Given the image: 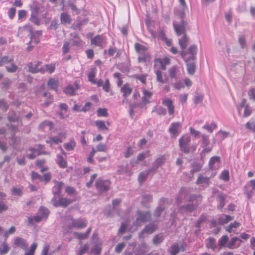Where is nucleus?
<instances>
[{"instance_id": "obj_1", "label": "nucleus", "mask_w": 255, "mask_h": 255, "mask_svg": "<svg viewBox=\"0 0 255 255\" xmlns=\"http://www.w3.org/2000/svg\"><path fill=\"white\" fill-rule=\"evenodd\" d=\"M189 192L188 188L182 187L180 188L176 197V203L178 206V209L182 213L192 212L196 210L198 206L202 200L200 195H190L187 201L190 202L184 205H181L182 202V197H185Z\"/></svg>"}, {"instance_id": "obj_2", "label": "nucleus", "mask_w": 255, "mask_h": 255, "mask_svg": "<svg viewBox=\"0 0 255 255\" xmlns=\"http://www.w3.org/2000/svg\"><path fill=\"white\" fill-rule=\"evenodd\" d=\"M23 33L24 34L27 35L28 36H29L31 40L27 43V44H30V43L33 40V42L35 44H37L39 42V39L36 37V36L33 33V29L32 27L29 25H26L23 26L22 28H20L19 29V31L18 33V35L20 33Z\"/></svg>"}, {"instance_id": "obj_3", "label": "nucleus", "mask_w": 255, "mask_h": 255, "mask_svg": "<svg viewBox=\"0 0 255 255\" xmlns=\"http://www.w3.org/2000/svg\"><path fill=\"white\" fill-rule=\"evenodd\" d=\"M191 140L189 136L184 135L179 140V146L180 150L185 153H188L190 152V148L188 144Z\"/></svg>"}, {"instance_id": "obj_4", "label": "nucleus", "mask_w": 255, "mask_h": 255, "mask_svg": "<svg viewBox=\"0 0 255 255\" xmlns=\"http://www.w3.org/2000/svg\"><path fill=\"white\" fill-rule=\"evenodd\" d=\"M137 214L138 215V218L134 222L136 226H141V223L149 221L151 219L150 213L149 212L143 213L138 211Z\"/></svg>"}, {"instance_id": "obj_5", "label": "nucleus", "mask_w": 255, "mask_h": 255, "mask_svg": "<svg viewBox=\"0 0 255 255\" xmlns=\"http://www.w3.org/2000/svg\"><path fill=\"white\" fill-rule=\"evenodd\" d=\"M166 159L164 155H161L154 161L152 167L149 169V171L152 172V175L157 172V169L165 163Z\"/></svg>"}, {"instance_id": "obj_6", "label": "nucleus", "mask_w": 255, "mask_h": 255, "mask_svg": "<svg viewBox=\"0 0 255 255\" xmlns=\"http://www.w3.org/2000/svg\"><path fill=\"white\" fill-rule=\"evenodd\" d=\"M110 182L109 180L98 179L96 181L97 189L100 192L108 191L110 189Z\"/></svg>"}, {"instance_id": "obj_7", "label": "nucleus", "mask_w": 255, "mask_h": 255, "mask_svg": "<svg viewBox=\"0 0 255 255\" xmlns=\"http://www.w3.org/2000/svg\"><path fill=\"white\" fill-rule=\"evenodd\" d=\"M31 179L33 180L38 179L41 182H44L45 184L47 183L51 179V175L50 173H44L43 176H41L37 172L32 171L31 172Z\"/></svg>"}, {"instance_id": "obj_8", "label": "nucleus", "mask_w": 255, "mask_h": 255, "mask_svg": "<svg viewBox=\"0 0 255 255\" xmlns=\"http://www.w3.org/2000/svg\"><path fill=\"white\" fill-rule=\"evenodd\" d=\"M187 24V22L183 19L179 23H173L174 29L178 36L185 33L186 31L185 27Z\"/></svg>"}, {"instance_id": "obj_9", "label": "nucleus", "mask_w": 255, "mask_h": 255, "mask_svg": "<svg viewBox=\"0 0 255 255\" xmlns=\"http://www.w3.org/2000/svg\"><path fill=\"white\" fill-rule=\"evenodd\" d=\"M41 62L37 61L35 64L32 62L29 63L27 64L28 70L29 72L31 73H44V69L42 68V67L39 68V66L41 64Z\"/></svg>"}, {"instance_id": "obj_10", "label": "nucleus", "mask_w": 255, "mask_h": 255, "mask_svg": "<svg viewBox=\"0 0 255 255\" xmlns=\"http://www.w3.org/2000/svg\"><path fill=\"white\" fill-rule=\"evenodd\" d=\"M196 59L195 56L189 57L185 62L186 63L188 73L190 75H193L195 72V63L194 61Z\"/></svg>"}, {"instance_id": "obj_11", "label": "nucleus", "mask_w": 255, "mask_h": 255, "mask_svg": "<svg viewBox=\"0 0 255 255\" xmlns=\"http://www.w3.org/2000/svg\"><path fill=\"white\" fill-rule=\"evenodd\" d=\"M181 127L179 122H174L171 124L169 128V132L172 134V136L176 137L180 133V128Z\"/></svg>"}, {"instance_id": "obj_12", "label": "nucleus", "mask_w": 255, "mask_h": 255, "mask_svg": "<svg viewBox=\"0 0 255 255\" xmlns=\"http://www.w3.org/2000/svg\"><path fill=\"white\" fill-rule=\"evenodd\" d=\"M87 226V223L82 219H72V224L68 226L69 229L72 228L82 229Z\"/></svg>"}, {"instance_id": "obj_13", "label": "nucleus", "mask_w": 255, "mask_h": 255, "mask_svg": "<svg viewBox=\"0 0 255 255\" xmlns=\"http://www.w3.org/2000/svg\"><path fill=\"white\" fill-rule=\"evenodd\" d=\"M242 240L238 237L232 238L227 244V247L230 249H236L240 246Z\"/></svg>"}, {"instance_id": "obj_14", "label": "nucleus", "mask_w": 255, "mask_h": 255, "mask_svg": "<svg viewBox=\"0 0 255 255\" xmlns=\"http://www.w3.org/2000/svg\"><path fill=\"white\" fill-rule=\"evenodd\" d=\"M162 104L168 109V113L171 116H173L174 114V106L173 105V101L169 98L163 100Z\"/></svg>"}, {"instance_id": "obj_15", "label": "nucleus", "mask_w": 255, "mask_h": 255, "mask_svg": "<svg viewBox=\"0 0 255 255\" xmlns=\"http://www.w3.org/2000/svg\"><path fill=\"white\" fill-rule=\"evenodd\" d=\"M54 182L55 183V185L52 188V193L54 195V196H60L61 189L64 186V183L62 181H56L54 180Z\"/></svg>"}, {"instance_id": "obj_16", "label": "nucleus", "mask_w": 255, "mask_h": 255, "mask_svg": "<svg viewBox=\"0 0 255 255\" xmlns=\"http://www.w3.org/2000/svg\"><path fill=\"white\" fill-rule=\"evenodd\" d=\"M14 244L18 247H19L24 250H25L27 247V245L26 244L25 240L20 237H16L15 239Z\"/></svg>"}, {"instance_id": "obj_17", "label": "nucleus", "mask_w": 255, "mask_h": 255, "mask_svg": "<svg viewBox=\"0 0 255 255\" xmlns=\"http://www.w3.org/2000/svg\"><path fill=\"white\" fill-rule=\"evenodd\" d=\"M152 174V172L149 171V169L145 171L141 172L138 175V180L139 183L141 184L143 182H144L149 175Z\"/></svg>"}, {"instance_id": "obj_18", "label": "nucleus", "mask_w": 255, "mask_h": 255, "mask_svg": "<svg viewBox=\"0 0 255 255\" xmlns=\"http://www.w3.org/2000/svg\"><path fill=\"white\" fill-rule=\"evenodd\" d=\"M60 20L62 24H70L72 22V18L68 13L63 12L60 15Z\"/></svg>"}, {"instance_id": "obj_19", "label": "nucleus", "mask_w": 255, "mask_h": 255, "mask_svg": "<svg viewBox=\"0 0 255 255\" xmlns=\"http://www.w3.org/2000/svg\"><path fill=\"white\" fill-rule=\"evenodd\" d=\"M197 185H208L210 184V178L204 176L201 174L198 176V179L196 182Z\"/></svg>"}, {"instance_id": "obj_20", "label": "nucleus", "mask_w": 255, "mask_h": 255, "mask_svg": "<svg viewBox=\"0 0 255 255\" xmlns=\"http://www.w3.org/2000/svg\"><path fill=\"white\" fill-rule=\"evenodd\" d=\"M138 54V61L139 62H146L150 61V56L147 51Z\"/></svg>"}, {"instance_id": "obj_21", "label": "nucleus", "mask_w": 255, "mask_h": 255, "mask_svg": "<svg viewBox=\"0 0 255 255\" xmlns=\"http://www.w3.org/2000/svg\"><path fill=\"white\" fill-rule=\"evenodd\" d=\"M189 39L186 34H184L181 38L179 39V44L180 48L182 50H184L186 48L188 44Z\"/></svg>"}, {"instance_id": "obj_22", "label": "nucleus", "mask_w": 255, "mask_h": 255, "mask_svg": "<svg viewBox=\"0 0 255 255\" xmlns=\"http://www.w3.org/2000/svg\"><path fill=\"white\" fill-rule=\"evenodd\" d=\"M58 197L59 198V206L65 208L73 202L72 200L66 198H62L60 196Z\"/></svg>"}, {"instance_id": "obj_23", "label": "nucleus", "mask_w": 255, "mask_h": 255, "mask_svg": "<svg viewBox=\"0 0 255 255\" xmlns=\"http://www.w3.org/2000/svg\"><path fill=\"white\" fill-rule=\"evenodd\" d=\"M156 230V227L153 224H150L146 226L145 228L142 230L141 233H147L150 234L153 233Z\"/></svg>"}, {"instance_id": "obj_24", "label": "nucleus", "mask_w": 255, "mask_h": 255, "mask_svg": "<svg viewBox=\"0 0 255 255\" xmlns=\"http://www.w3.org/2000/svg\"><path fill=\"white\" fill-rule=\"evenodd\" d=\"M103 40V37L102 35H98L94 38H92L91 40V43L92 44H94L96 46L101 45L102 42Z\"/></svg>"}, {"instance_id": "obj_25", "label": "nucleus", "mask_w": 255, "mask_h": 255, "mask_svg": "<svg viewBox=\"0 0 255 255\" xmlns=\"http://www.w3.org/2000/svg\"><path fill=\"white\" fill-rule=\"evenodd\" d=\"M132 90L128 84H126L122 88L121 91L123 93V96L126 98L131 94Z\"/></svg>"}, {"instance_id": "obj_26", "label": "nucleus", "mask_w": 255, "mask_h": 255, "mask_svg": "<svg viewBox=\"0 0 255 255\" xmlns=\"http://www.w3.org/2000/svg\"><path fill=\"white\" fill-rule=\"evenodd\" d=\"M206 246L208 248L215 250L216 248V240L212 237H210L207 240Z\"/></svg>"}, {"instance_id": "obj_27", "label": "nucleus", "mask_w": 255, "mask_h": 255, "mask_svg": "<svg viewBox=\"0 0 255 255\" xmlns=\"http://www.w3.org/2000/svg\"><path fill=\"white\" fill-rule=\"evenodd\" d=\"M152 195L149 194H144L141 196V203L146 204L150 203L152 201Z\"/></svg>"}, {"instance_id": "obj_28", "label": "nucleus", "mask_w": 255, "mask_h": 255, "mask_svg": "<svg viewBox=\"0 0 255 255\" xmlns=\"http://www.w3.org/2000/svg\"><path fill=\"white\" fill-rule=\"evenodd\" d=\"M168 252L171 255H176L180 252V248L178 244L175 243L171 246Z\"/></svg>"}, {"instance_id": "obj_29", "label": "nucleus", "mask_w": 255, "mask_h": 255, "mask_svg": "<svg viewBox=\"0 0 255 255\" xmlns=\"http://www.w3.org/2000/svg\"><path fill=\"white\" fill-rule=\"evenodd\" d=\"M156 75L158 82L161 83H165L168 81V78L166 75L164 76V78H162V73L160 70H157L156 71Z\"/></svg>"}, {"instance_id": "obj_30", "label": "nucleus", "mask_w": 255, "mask_h": 255, "mask_svg": "<svg viewBox=\"0 0 255 255\" xmlns=\"http://www.w3.org/2000/svg\"><path fill=\"white\" fill-rule=\"evenodd\" d=\"M58 85V81L54 78H50L48 82L47 85L49 89L56 90Z\"/></svg>"}, {"instance_id": "obj_31", "label": "nucleus", "mask_w": 255, "mask_h": 255, "mask_svg": "<svg viewBox=\"0 0 255 255\" xmlns=\"http://www.w3.org/2000/svg\"><path fill=\"white\" fill-rule=\"evenodd\" d=\"M134 48L136 52L138 53H141L142 52H144L147 50V48L144 46L138 43H136L134 44Z\"/></svg>"}, {"instance_id": "obj_32", "label": "nucleus", "mask_w": 255, "mask_h": 255, "mask_svg": "<svg viewBox=\"0 0 255 255\" xmlns=\"http://www.w3.org/2000/svg\"><path fill=\"white\" fill-rule=\"evenodd\" d=\"M13 56L9 57L8 56H3L1 58L0 60V66L4 64L11 63L13 61Z\"/></svg>"}, {"instance_id": "obj_33", "label": "nucleus", "mask_w": 255, "mask_h": 255, "mask_svg": "<svg viewBox=\"0 0 255 255\" xmlns=\"http://www.w3.org/2000/svg\"><path fill=\"white\" fill-rule=\"evenodd\" d=\"M164 240L163 236L162 235H155L152 240L153 244L157 246L163 242Z\"/></svg>"}, {"instance_id": "obj_34", "label": "nucleus", "mask_w": 255, "mask_h": 255, "mask_svg": "<svg viewBox=\"0 0 255 255\" xmlns=\"http://www.w3.org/2000/svg\"><path fill=\"white\" fill-rule=\"evenodd\" d=\"M39 214L42 218H46L49 214V210L45 207L41 206L39 209Z\"/></svg>"}, {"instance_id": "obj_35", "label": "nucleus", "mask_w": 255, "mask_h": 255, "mask_svg": "<svg viewBox=\"0 0 255 255\" xmlns=\"http://www.w3.org/2000/svg\"><path fill=\"white\" fill-rule=\"evenodd\" d=\"M96 70L95 68H93L91 69V71L89 72L88 74V79L89 80L94 84L96 83V81L95 80V77L96 75Z\"/></svg>"}, {"instance_id": "obj_36", "label": "nucleus", "mask_w": 255, "mask_h": 255, "mask_svg": "<svg viewBox=\"0 0 255 255\" xmlns=\"http://www.w3.org/2000/svg\"><path fill=\"white\" fill-rule=\"evenodd\" d=\"M42 68L44 69V72L45 71H48L50 73H51L54 71L55 69V66L54 64H45L42 67Z\"/></svg>"}, {"instance_id": "obj_37", "label": "nucleus", "mask_w": 255, "mask_h": 255, "mask_svg": "<svg viewBox=\"0 0 255 255\" xmlns=\"http://www.w3.org/2000/svg\"><path fill=\"white\" fill-rule=\"evenodd\" d=\"M101 250L102 248L98 244L95 243V245L92 247L90 253L99 255L101 254Z\"/></svg>"}, {"instance_id": "obj_38", "label": "nucleus", "mask_w": 255, "mask_h": 255, "mask_svg": "<svg viewBox=\"0 0 255 255\" xmlns=\"http://www.w3.org/2000/svg\"><path fill=\"white\" fill-rule=\"evenodd\" d=\"M229 241V238L228 236H223L218 241L219 246L220 247H224Z\"/></svg>"}, {"instance_id": "obj_39", "label": "nucleus", "mask_w": 255, "mask_h": 255, "mask_svg": "<svg viewBox=\"0 0 255 255\" xmlns=\"http://www.w3.org/2000/svg\"><path fill=\"white\" fill-rule=\"evenodd\" d=\"M96 126L100 130H108V128L106 127L105 122L102 121H97L95 122Z\"/></svg>"}, {"instance_id": "obj_40", "label": "nucleus", "mask_w": 255, "mask_h": 255, "mask_svg": "<svg viewBox=\"0 0 255 255\" xmlns=\"http://www.w3.org/2000/svg\"><path fill=\"white\" fill-rule=\"evenodd\" d=\"M10 248L5 243H3L0 246V254L4 255L8 253Z\"/></svg>"}, {"instance_id": "obj_41", "label": "nucleus", "mask_w": 255, "mask_h": 255, "mask_svg": "<svg viewBox=\"0 0 255 255\" xmlns=\"http://www.w3.org/2000/svg\"><path fill=\"white\" fill-rule=\"evenodd\" d=\"M204 96L198 93H195V97L194 98V103L195 104H198L202 102Z\"/></svg>"}, {"instance_id": "obj_42", "label": "nucleus", "mask_w": 255, "mask_h": 255, "mask_svg": "<svg viewBox=\"0 0 255 255\" xmlns=\"http://www.w3.org/2000/svg\"><path fill=\"white\" fill-rule=\"evenodd\" d=\"M58 158H59V160L58 161V164L59 166L61 168H66L67 166V163L66 161L64 159V158L60 155H57Z\"/></svg>"}, {"instance_id": "obj_43", "label": "nucleus", "mask_w": 255, "mask_h": 255, "mask_svg": "<svg viewBox=\"0 0 255 255\" xmlns=\"http://www.w3.org/2000/svg\"><path fill=\"white\" fill-rule=\"evenodd\" d=\"M165 209V207L162 205L158 206L154 212V216L156 217H159Z\"/></svg>"}, {"instance_id": "obj_44", "label": "nucleus", "mask_w": 255, "mask_h": 255, "mask_svg": "<svg viewBox=\"0 0 255 255\" xmlns=\"http://www.w3.org/2000/svg\"><path fill=\"white\" fill-rule=\"evenodd\" d=\"M76 145V143L74 141L71 140L69 143H65L64 144V148L67 150H72Z\"/></svg>"}, {"instance_id": "obj_45", "label": "nucleus", "mask_w": 255, "mask_h": 255, "mask_svg": "<svg viewBox=\"0 0 255 255\" xmlns=\"http://www.w3.org/2000/svg\"><path fill=\"white\" fill-rule=\"evenodd\" d=\"M176 69H177L176 67L174 66H172L171 68H170L168 70L169 74L170 77L171 79H176L177 78Z\"/></svg>"}, {"instance_id": "obj_46", "label": "nucleus", "mask_w": 255, "mask_h": 255, "mask_svg": "<svg viewBox=\"0 0 255 255\" xmlns=\"http://www.w3.org/2000/svg\"><path fill=\"white\" fill-rule=\"evenodd\" d=\"M219 161H220V157L219 156H215L212 157L209 161V168L211 169H213V167H214V164H215V163H216L217 162H219Z\"/></svg>"}, {"instance_id": "obj_47", "label": "nucleus", "mask_w": 255, "mask_h": 255, "mask_svg": "<svg viewBox=\"0 0 255 255\" xmlns=\"http://www.w3.org/2000/svg\"><path fill=\"white\" fill-rule=\"evenodd\" d=\"M197 46L195 45H191L188 49V52L189 54L192 55V56H195L197 53Z\"/></svg>"}, {"instance_id": "obj_48", "label": "nucleus", "mask_w": 255, "mask_h": 255, "mask_svg": "<svg viewBox=\"0 0 255 255\" xmlns=\"http://www.w3.org/2000/svg\"><path fill=\"white\" fill-rule=\"evenodd\" d=\"M68 5L71 7L72 12L74 14L77 15L80 13V10L72 2L68 3Z\"/></svg>"}, {"instance_id": "obj_49", "label": "nucleus", "mask_w": 255, "mask_h": 255, "mask_svg": "<svg viewBox=\"0 0 255 255\" xmlns=\"http://www.w3.org/2000/svg\"><path fill=\"white\" fill-rule=\"evenodd\" d=\"M240 226V223L235 221L234 223H231L226 228V230L229 233L232 231V229L237 228Z\"/></svg>"}, {"instance_id": "obj_50", "label": "nucleus", "mask_w": 255, "mask_h": 255, "mask_svg": "<svg viewBox=\"0 0 255 255\" xmlns=\"http://www.w3.org/2000/svg\"><path fill=\"white\" fill-rule=\"evenodd\" d=\"M193 168L191 170V173L193 174L195 172L199 171L201 169V165L196 162H194L192 164Z\"/></svg>"}, {"instance_id": "obj_51", "label": "nucleus", "mask_w": 255, "mask_h": 255, "mask_svg": "<svg viewBox=\"0 0 255 255\" xmlns=\"http://www.w3.org/2000/svg\"><path fill=\"white\" fill-rule=\"evenodd\" d=\"M75 88L71 85H68L64 90V92L66 94L73 95L75 91Z\"/></svg>"}, {"instance_id": "obj_52", "label": "nucleus", "mask_w": 255, "mask_h": 255, "mask_svg": "<svg viewBox=\"0 0 255 255\" xmlns=\"http://www.w3.org/2000/svg\"><path fill=\"white\" fill-rule=\"evenodd\" d=\"M17 66L13 63H11L9 66L6 67V71L10 73H14L17 70Z\"/></svg>"}, {"instance_id": "obj_53", "label": "nucleus", "mask_w": 255, "mask_h": 255, "mask_svg": "<svg viewBox=\"0 0 255 255\" xmlns=\"http://www.w3.org/2000/svg\"><path fill=\"white\" fill-rule=\"evenodd\" d=\"M97 114L98 116L107 117L108 116L107 110L105 108H99L97 111Z\"/></svg>"}, {"instance_id": "obj_54", "label": "nucleus", "mask_w": 255, "mask_h": 255, "mask_svg": "<svg viewBox=\"0 0 255 255\" xmlns=\"http://www.w3.org/2000/svg\"><path fill=\"white\" fill-rule=\"evenodd\" d=\"M65 192L70 195H76V191L75 189L70 186H67L65 189Z\"/></svg>"}, {"instance_id": "obj_55", "label": "nucleus", "mask_w": 255, "mask_h": 255, "mask_svg": "<svg viewBox=\"0 0 255 255\" xmlns=\"http://www.w3.org/2000/svg\"><path fill=\"white\" fill-rule=\"evenodd\" d=\"M220 178L225 181H228L229 179V171L228 170L223 171L221 174Z\"/></svg>"}, {"instance_id": "obj_56", "label": "nucleus", "mask_w": 255, "mask_h": 255, "mask_svg": "<svg viewBox=\"0 0 255 255\" xmlns=\"http://www.w3.org/2000/svg\"><path fill=\"white\" fill-rule=\"evenodd\" d=\"M74 234L79 240H84L88 238L87 234L75 232Z\"/></svg>"}, {"instance_id": "obj_57", "label": "nucleus", "mask_w": 255, "mask_h": 255, "mask_svg": "<svg viewBox=\"0 0 255 255\" xmlns=\"http://www.w3.org/2000/svg\"><path fill=\"white\" fill-rule=\"evenodd\" d=\"M239 42L240 43L242 48H244L246 47V42L244 35H241L239 36Z\"/></svg>"}, {"instance_id": "obj_58", "label": "nucleus", "mask_w": 255, "mask_h": 255, "mask_svg": "<svg viewBox=\"0 0 255 255\" xmlns=\"http://www.w3.org/2000/svg\"><path fill=\"white\" fill-rule=\"evenodd\" d=\"M202 143L203 147H207L209 144V140L208 136L206 135L203 134L202 135Z\"/></svg>"}, {"instance_id": "obj_59", "label": "nucleus", "mask_w": 255, "mask_h": 255, "mask_svg": "<svg viewBox=\"0 0 255 255\" xmlns=\"http://www.w3.org/2000/svg\"><path fill=\"white\" fill-rule=\"evenodd\" d=\"M70 48V44L68 42H65L64 43L63 47H62V51L63 54H66Z\"/></svg>"}, {"instance_id": "obj_60", "label": "nucleus", "mask_w": 255, "mask_h": 255, "mask_svg": "<svg viewBox=\"0 0 255 255\" xmlns=\"http://www.w3.org/2000/svg\"><path fill=\"white\" fill-rule=\"evenodd\" d=\"M252 113V111L250 109V107L249 104H247L245 106V108L244 110V116L248 117Z\"/></svg>"}, {"instance_id": "obj_61", "label": "nucleus", "mask_w": 255, "mask_h": 255, "mask_svg": "<svg viewBox=\"0 0 255 255\" xmlns=\"http://www.w3.org/2000/svg\"><path fill=\"white\" fill-rule=\"evenodd\" d=\"M149 99L147 98L146 97L143 96L142 98V103L139 105H138V106H139L140 108H142L144 106H145L146 104L149 103Z\"/></svg>"}, {"instance_id": "obj_62", "label": "nucleus", "mask_w": 255, "mask_h": 255, "mask_svg": "<svg viewBox=\"0 0 255 255\" xmlns=\"http://www.w3.org/2000/svg\"><path fill=\"white\" fill-rule=\"evenodd\" d=\"M16 9L14 7H10L8 11V16L10 19H12L15 14Z\"/></svg>"}, {"instance_id": "obj_63", "label": "nucleus", "mask_w": 255, "mask_h": 255, "mask_svg": "<svg viewBox=\"0 0 255 255\" xmlns=\"http://www.w3.org/2000/svg\"><path fill=\"white\" fill-rule=\"evenodd\" d=\"M12 193L14 195L21 196L22 191L20 188L14 187L11 189Z\"/></svg>"}, {"instance_id": "obj_64", "label": "nucleus", "mask_w": 255, "mask_h": 255, "mask_svg": "<svg viewBox=\"0 0 255 255\" xmlns=\"http://www.w3.org/2000/svg\"><path fill=\"white\" fill-rule=\"evenodd\" d=\"M30 20L36 25H39V19L33 13L31 15Z\"/></svg>"}]
</instances>
